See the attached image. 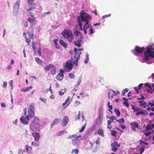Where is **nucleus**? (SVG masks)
<instances>
[{
    "label": "nucleus",
    "instance_id": "de8ad7c7",
    "mask_svg": "<svg viewBox=\"0 0 154 154\" xmlns=\"http://www.w3.org/2000/svg\"><path fill=\"white\" fill-rule=\"evenodd\" d=\"M86 126V124H85L83 125V126L82 127L81 129L79 130V132H83L85 130Z\"/></svg>",
    "mask_w": 154,
    "mask_h": 154
},
{
    "label": "nucleus",
    "instance_id": "2f4dec72",
    "mask_svg": "<svg viewBox=\"0 0 154 154\" xmlns=\"http://www.w3.org/2000/svg\"><path fill=\"white\" fill-rule=\"evenodd\" d=\"M131 109L133 110L134 112H137L141 110V109L137 107H135L134 106L132 105L131 106Z\"/></svg>",
    "mask_w": 154,
    "mask_h": 154
},
{
    "label": "nucleus",
    "instance_id": "a18cd8bd",
    "mask_svg": "<svg viewBox=\"0 0 154 154\" xmlns=\"http://www.w3.org/2000/svg\"><path fill=\"white\" fill-rule=\"evenodd\" d=\"M64 132H65V131L64 130L61 131L60 132H58L57 133V136H60V135H62V134H64Z\"/></svg>",
    "mask_w": 154,
    "mask_h": 154
},
{
    "label": "nucleus",
    "instance_id": "f704fd0d",
    "mask_svg": "<svg viewBox=\"0 0 154 154\" xmlns=\"http://www.w3.org/2000/svg\"><path fill=\"white\" fill-rule=\"evenodd\" d=\"M79 152V150L77 149H73L71 152V153L72 154L74 153L75 154H78Z\"/></svg>",
    "mask_w": 154,
    "mask_h": 154
},
{
    "label": "nucleus",
    "instance_id": "4c0bfd02",
    "mask_svg": "<svg viewBox=\"0 0 154 154\" xmlns=\"http://www.w3.org/2000/svg\"><path fill=\"white\" fill-rule=\"evenodd\" d=\"M139 143L140 145H141L142 146H143V144H144L145 145L147 146L148 145V143L145 141H143L141 140H139Z\"/></svg>",
    "mask_w": 154,
    "mask_h": 154
},
{
    "label": "nucleus",
    "instance_id": "a19ab883",
    "mask_svg": "<svg viewBox=\"0 0 154 154\" xmlns=\"http://www.w3.org/2000/svg\"><path fill=\"white\" fill-rule=\"evenodd\" d=\"M91 134V131L88 130L86 132V133L84 135V136L86 137H88Z\"/></svg>",
    "mask_w": 154,
    "mask_h": 154
},
{
    "label": "nucleus",
    "instance_id": "052dcab7",
    "mask_svg": "<svg viewBox=\"0 0 154 154\" xmlns=\"http://www.w3.org/2000/svg\"><path fill=\"white\" fill-rule=\"evenodd\" d=\"M25 152V150L23 151L21 149H19L18 151V154H23L24 152Z\"/></svg>",
    "mask_w": 154,
    "mask_h": 154
},
{
    "label": "nucleus",
    "instance_id": "338daca9",
    "mask_svg": "<svg viewBox=\"0 0 154 154\" xmlns=\"http://www.w3.org/2000/svg\"><path fill=\"white\" fill-rule=\"evenodd\" d=\"M114 143V144L116 146V147H120V144H119L118 143V142H113Z\"/></svg>",
    "mask_w": 154,
    "mask_h": 154
},
{
    "label": "nucleus",
    "instance_id": "ddd939ff",
    "mask_svg": "<svg viewBox=\"0 0 154 154\" xmlns=\"http://www.w3.org/2000/svg\"><path fill=\"white\" fill-rule=\"evenodd\" d=\"M144 85L145 87H148V89H146V91L151 94L153 93V91L152 90V86L151 85L150 83L147 82L144 84Z\"/></svg>",
    "mask_w": 154,
    "mask_h": 154
},
{
    "label": "nucleus",
    "instance_id": "aec40b11",
    "mask_svg": "<svg viewBox=\"0 0 154 154\" xmlns=\"http://www.w3.org/2000/svg\"><path fill=\"white\" fill-rule=\"evenodd\" d=\"M78 27V26L77 25H76L75 26V31L74 32V35L77 37L80 36L81 35H82V33L78 31L77 29Z\"/></svg>",
    "mask_w": 154,
    "mask_h": 154
},
{
    "label": "nucleus",
    "instance_id": "20e7f679",
    "mask_svg": "<svg viewBox=\"0 0 154 154\" xmlns=\"http://www.w3.org/2000/svg\"><path fill=\"white\" fill-rule=\"evenodd\" d=\"M61 34L64 38L68 40L69 42H72L73 35L69 29H64L61 33Z\"/></svg>",
    "mask_w": 154,
    "mask_h": 154
},
{
    "label": "nucleus",
    "instance_id": "2eb2a0df",
    "mask_svg": "<svg viewBox=\"0 0 154 154\" xmlns=\"http://www.w3.org/2000/svg\"><path fill=\"white\" fill-rule=\"evenodd\" d=\"M83 50V48H78L77 49L76 48H74V51L75 52V55L74 56V58H76L78 55L80 56V54H81V52L79 51H82Z\"/></svg>",
    "mask_w": 154,
    "mask_h": 154
},
{
    "label": "nucleus",
    "instance_id": "393cba45",
    "mask_svg": "<svg viewBox=\"0 0 154 154\" xmlns=\"http://www.w3.org/2000/svg\"><path fill=\"white\" fill-rule=\"evenodd\" d=\"M59 121L60 119H54L51 123V128L55 125L59 123Z\"/></svg>",
    "mask_w": 154,
    "mask_h": 154
},
{
    "label": "nucleus",
    "instance_id": "473e14b6",
    "mask_svg": "<svg viewBox=\"0 0 154 154\" xmlns=\"http://www.w3.org/2000/svg\"><path fill=\"white\" fill-rule=\"evenodd\" d=\"M114 112L118 116H120L121 112L119 109H114Z\"/></svg>",
    "mask_w": 154,
    "mask_h": 154
},
{
    "label": "nucleus",
    "instance_id": "79ce46f5",
    "mask_svg": "<svg viewBox=\"0 0 154 154\" xmlns=\"http://www.w3.org/2000/svg\"><path fill=\"white\" fill-rule=\"evenodd\" d=\"M129 90L128 88H125L123 90L122 92V96H124L125 95V92H127Z\"/></svg>",
    "mask_w": 154,
    "mask_h": 154
},
{
    "label": "nucleus",
    "instance_id": "cd10ccee",
    "mask_svg": "<svg viewBox=\"0 0 154 154\" xmlns=\"http://www.w3.org/2000/svg\"><path fill=\"white\" fill-rule=\"evenodd\" d=\"M59 43L63 46L65 48L67 47V44L62 40L60 39L59 40Z\"/></svg>",
    "mask_w": 154,
    "mask_h": 154
},
{
    "label": "nucleus",
    "instance_id": "7c9ffc66",
    "mask_svg": "<svg viewBox=\"0 0 154 154\" xmlns=\"http://www.w3.org/2000/svg\"><path fill=\"white\" fill-rule=\"evenodd\" d=\"M78 20L79 23V30L80 31H82L83 29L82 27V23L81 22V20L79 17H78Z\"/></svg>",
    "mask_w": 154,
    "mask_h": 154
},
{
    "label": "nucleus",
    "instance_id": "39448f33",
    "mask_svg": "<svg viewBox=\"0 0 154 154\" xmlns=\"http://www.w3.org/2000/svg\"><path fill=\"white\" fill-rule=\"evenodd\" d=\"M144 60L147 61L148 60L150 57L152 58L154 57V51L151 46H148L146 48V50L144 53Z\"/></svg>",
    "mask_w": 154,
    "mask_h": 154
},
{
    "label": "nucleus",
    "instance_id": "72a5a7b5",
    "mask_svg": "<svg viewBox=\"0 0 154 154\" xmlns=\"http://www.w3.org/2000/svg\"><path fill=\"white\" fill-rule=\"evenodd\" d=\"M116 121L119 122L120 124H123L125 122V120L123 118L120 119L119 120L116 119Z\"/></svg>",
    "mask_w": 154,
    "mask_h": 154
},
{
    "label": "nucleus",
    "instance_id": "bf43d9fd",
    "mask_svg": "<svg viewBox=\"0 0 154 154\" xmlns=\"http://www.w3.org/2000/svg\"><path fill=\"white\" fill-rule=\"evenodd\" d=\"M76 136V135L73 134L72 135H69L68 137H67V138L69 139H71L72 137H75Z\"/></svg>",
    "mask_w": 154,
    "mask_h": 154
},
{
    "label": "nucleus",
    "instance_id": "09e8293b",
    "mask_svg": "<svg viewBox=\"0 0 154 154\" xmlns=\"http://www.w3.org/2000/svg\"><path fill=\"white\" fill-rule=\"evenodd\" d=\"M145 149V147L144 146H143L142 147L140 148V149L139 150V151L141 153H142L144 151V150Z\"/></svg>",
    "mask_w": 154,
    "mask_h": 154
},
{
    "label": "nucleus",
    "instance_id": "e433bc0d",
    "mask_svg": "<svg viewBox=\"0 0 154 154\" xmlns=\"http://www.w3.org/2000/svg\"><path fill=\"white\" fill-rule=\"evenodd\" d=\"M99 147V145H96L95 146V147L93 149V152L94 153L96 152L97 151L98 148Z\"/></svg>",
    "mask_w": 154,
    "mask_h": 154
},
{
    "label": "nucleus",
    "instance_id": "49530a36",
    "mask_svg": "<svg viewBox=\"0 0 154 154\" xmlns=\"http://www.w3.org/2000/svg\"><path fill=\"white\" fill-rule=\"evenodd\" d=\"M152 102H148L149 105H150L151 107H152L154 106V100H152Z\"/></svg>",
    "mask_w": 154,
    "mask_h": 154
},
{
    "label": "nucleus",
    "instance_id": "4468645a",
    "mask_svg": "<svg viewBox=\"0 0 154 154\" xmlns=\"http://www.w3.org/2000/svg\"><path fill=\"white\" fill-rule=\"evenodd\" d=\"M103 117V107L102 106H100L99 107V114L98 116V119L99 120L100 122L101 118Z\"/></svg>",
    "mask_w": 154,
    "mask_h": 154
},
{
    "label": "nucleus",
    "instance_id": "dca6fc26",
    "mask_svg": "<svg viewBox=\"0 0 154 154\" xmlns=\"http://www.w3.org/2000/svg\"><path fill=\"white\" fill-rule=\"evenodd\" d=\"M135 50L138 54H140L143 53L145 48L143 47L140 48L138 46H136L135 48Z\"/></svg>",
    "mask_w": 154,
    "mask_h": 154
},
{
    "label": "nucleus",
    "instance_id": "13d9d810",
    "mask_svg": "<svg viewBox=\"0 0 154 154\" xmlns=\"http://www.w3.org/2000/svg\"><path fill=\"white\" fill-rule=\"evenodd\" d=\"M148 114V113L147 112L146 110H142V115H147Z\"/></svg>",
    "mask_w": 154,
    "mask_h": 154
},
{
    "label": "nucleus",
    "instance_id": "e2e57ef3",
    "mask_svg": "<svg viewBox=\"0 0 154 154\" xmlns=\"http://www.w3.org/2000/svg\"><path fill=\"white\" fill-rule=\"evenodd\" d=\"M134 88L135 91L136 92L137 94H138V93H139V90L140 89H139L138 88H137V87H134Z\"/></svg>",
    "mask_w": 154,
    "mask_h": 154
},
{
    "label": "nucleus",
    "instance_id": "6ab92c4d",
    "mask_svg": "<svg viewBox=\"0 0 154 154\" xmlns=\"http://www.w3.org/2000/svg\"><path fill=\"white\" fill-rule=\"evenodd\" d=\"M72 141L73 145L75 146H78L80 144V141L78 138L73 139Z\"/></svg>",
    "mask_w": 154,
    "mask_h": 154
},
{
    "label": "nucleus",
    "instance_id": "603ef678",
    "mask_svg": "<svg viewBox=\"0 0 154 154\" xmlns=\"http://www.w3.org/2000/svg\"><path fill=\"white\" fill-rule=\"evenodd\" d=\"M151 134V132L150 131H147L144 133V135L146 136H148L149 135Z\"/></svg>",
    "mask_w": 154,
    "mask_h": 154
},
{
    "label": "nucleus",
    "instance_id": "b1692460",
    "mask_svg": "<svg viewBox=\"0 0 154 154\" xmlns=\"http://www.w3.org/2000/svg\"><path fill=\"white\" fill-rule=\"evenodd\" d=\"M28 116L31 118H34L35 116V111H28Z\"/></svg>",
    "mask_w": 154,
    "mask_h": 154
},
{
    "label": "nucleus",
    "instance_id": "37998d69",
    "mask_svg": "<svg viewBox=\"0 0 154 154\" xmlns=\"http://www.w3.org/2000/svg\"><path fill=\"white\" fill-rule=\"evenodd\" d=\"M35 60L36 62L38 64H41L42 62L40 58L38 57H36L35 58Z\"/></svg>",
    "mask_w": 154,
    "mask_h": 154
},
{
    "label": "nucleus",
    "instance_id": "f03ea898",
    "mask_svg": "<svg viewBox=\"0 0 154 154\" xmlns=\"http://www.w3.org/2000/svg\"><path fill=\"white\" fill-rule=\"evenodd\" d=\"M34 29L32 27L29 28V30H28L27 33L24 32L23 36L25 38L26 42L29 45H30V39H33Z\"/></svg>",
    "mask_w": 154,
    "mask_h": 154
},
{
    "label": "nucleus",
    "instance_id": "c85d7f7f",
    "mask_svg": "<svg viewBox=\"0 0 154 154\" xmlns=\"http://www.w3.org/2000/svg\"><path fill=\"white\" fill-rule=\"evenodd\" d=\"M35 111L34 105V104L32 103L30 105L28 109V111Z\"/></svg>",
    "mask_w": 154,
    "mask_h": 154
},
{
    "label": "nucleus",
    "instance_id": "680f3d73",
    "mask_svg": "<svg viewBox=\"0 0 154 154\" xmlns=\"http://www.w3.org/2000/svg\"><path fill=\"white\" fill-rule=\"evenodd\" d=\"M99 121V119H96L94 122V125H95V126H96L97 125H98Z\"/></svg>",
    "mask_w": 154,
    "mask_h": 154
},
{
    "label": "nucleus",
    "instance_id": "4be33fe9",
    "mask_svg": "<svg viewBox=\"0 0 154 154\" xmlns=\"http://www.w3.org/2000/svg\"><path fill=\"white\" fill-rule=\"evenodd\" d=\"M111 150L112 152H116L118 149V148L116 147L114 143L111 144Z\"/></svg>",
    "mask_w": 154,
    "mask_h": 154
},
{
    "label": "nucleus",
    "instance_id": "f3484780",
    "mask_svg": "<svg viewBox=\"0 0 154 154\" xmlns=\"http://www.w3.org/2000/svg\"><path fill=\"white\" fill-rule=\"evenodd\" d=\"M69 117L67 116H64L63 119L62 125L63 126H66L69 122Z\"/></svg>",
    "mask_w": 154,
    "mask_h": 154
},
{
    "label": "nucleus",
    "instance_id": "4d7b16f0",
    "mask_svg": "<svg viewBox=\"0 0 154 154\" xmlns=\"http://www.w3.org/2000/svg\"><path fill=\"white\" fill-rule=\"evenodd\" d=\"M69 76V77L71 79H73L75 77V75L72 73H70Z\"/></svg>",
    "mask_w": 154,
    "mask_h": 154
},
{
    "label": "nucleus",
    "instance_id": "6e6d98bb",
    "mask_svg": "<svg viewBox=\"0 0 154 154\" xmlns=\"http://www.w3.org/2000/svg\"><path fill=\"white\" fill-rule=\"evenodd\" d=\"M81 112L80 111L79 112V113L78 115L76 116V120L80 119V117Z\"/></svg>",
    "mask_w": 154,
    "mask_h": 154
},
{
    "label": "nucleus",
    "instance_id": "7ed1b4c3",
    "mask_svg": "<svg viewBox=\"0 0 154 154\" xmlns=\"http://www.w3.org/2000/svg\"><path fill=\"white\" fill-rule=\"evenodd\" d=\"M81 22H85V27H86L88 26V24H89L91 20V17L87 13H85L84 11H82L80 13V16L79 17Z\"/></svg>",
    "mask_w": 154,
    "mask_h": 154
},
{
    "label": "nucleus",
    "instance_id": "8fccbe9b",
    "mask_svg": "<svg viewBox=\"0 0 154 154\" xmlns=\"http://www.w3.org/2000/svg\"><path fill=\"white\" fill-rule=\"evenodd\" d=\"M28 91V88H27V87L26 88H22L20 90V91H21L23 92H26Z\"/></svg>",
    "mask_w": 154,
    "mask_h": 154
},
{
    "label": "nucleus",
    "instance_id": "0eeeda50",
    "mask_svg": "<svg viewBox=\"0 0 154 154\" xmlns=\"http://www.w3.org/2000/svg\"><path fill=\"white\" fill-rule=\"evenodd\" d=\"M27 15L28 17H29L28 20L30 23V27H32V26L34 25L36 22L35 18L32 12L29 13Z\"/></svg>",
    "mask_w": 154,
    "mask_h": 154
},
{
    "label": "nucleus",
    "instance_id": "bb28decb",
    "mask_svg": "<svg viewBox=\"0 0 154 154\" xmlns=\"http://www.w3.org/2000/svg\"><path fill=\"white\" fill-rule=\"evenodd\" d=\"M97 133L98 134L100 135L102 137H104V136L103 131L101 128H100L98 129Z\"/></svg>",
    "mask_w": 154,
    "mask_h": 154
},
{
    "label": "nucleus",
    "instance_id": "9b49d317",
    "mask_svg": "<svg viewBox=\"0 0 154 154\" xmlns=\"http://www.w3.org/2000/svg\"><path fill=\"white\" fill-rule=\"evenodd\" d=\"M21 122L24 125H27L30 120L29 118L28 115H27L25 117L23 116L20 119Z\"/></svg>",
    "mask_w": 154,
    "mask_h": 154
},
{
    "label": "nucleus",
    "instance_id": "6e6552de",
    "mask_svg": "<svg viewBox=\"0 0 154 154\" xmlns=\"http://www.w3.org/2000/svg\"><path fill=\"white\" fill-rule=\"evenodd\" d=\"M85 27L84 26L83 30L84 31V33L86 34L87 33V31L89 32L90 34H92L94 33V31L92 28V26H90L89 24H88V26Z\"/></svg>",
    "mask_w": 154,
    "mask_h": 154
},
{
    "label": "nucleus",
    "instance_id": "3c124183",
    "mask_svg": "<svg viewBox=\"0 0 154 154\" xmlns=\"http://www.w3.org/2000/svg\"><path fill=\"white\" fill-rule=\"evenodd\" d=\"M39 100L43 103H45L47 102V99H46L42 97H40Z\"/></svg>",
    "mask_w": 154,
    "mask_h": 154
},
{
    "label": "nucleus",
    "instance_id": "c03bdc74",
    "mask_svg": "<svg viewBox=\"0 0 154 154\" xmlns=\"http://www.w3.org/2000/svg\"><path fill=\"white\" fill-rule=\"evenodd\" d=\"M117 133V132L116 131L112 130L111 131V134L112 136L116 137V134Z\"/></svg>",
    "mask_w": 154,
    "mask_h": 154
},
{
    "label": "nucleus",
    "instance_id": "864d4df0",
    "mask_svg": "<svg viewBox=\"0 0 154 154\" xmlns=\"http://www.w3.org/2000/svg\"><path fill=\"white\" fill-rule=\"evenodd\" d=\"M33 1L34 0H28V2L29 5H32L34 4V3H33Z\"/></svg>",
    "mask_w": 154,
    "mask_h": 154
},
{
    "label": "nucleus",
    "instance_id": "58836bf2",
    "mask_svg": "<svg viewBox=\"0 0 154 154\" xmlns=\"http://www.w3.org/2000/svg\"><path fill=\"white\" fill-rule=\"evenodd\" d=\"M108 118L113 123H115L114 122V120H116V117H115L114 116H112L110 117H109Z\"/></svg>",
    "mask_w": 154,
    "mask_h": 154
},
{
    "label": "nucleus",
    "instance_id": "f8f14e48",
    "mask_svg": "<svg viewBox=\"0 0 154 154\" xmlns=\"http://www.w3.org/2000/svg\"><path fill=\"white\" fill-rule=\"evenodd\" d=\"M32 132V135L34 137V140L36 141H38L40 138L39 134L37 131H34Z\"/></svg>",
    "mask_w": 154,
    "mask_h": 154
},
{
    "label": "nucleus",
    "instance_id": "0e129e2a",
    "mask_svg": "<svg viewBox=\"0 0 154 154\" xmlns=\"http://www.w3.org/2000/svg\"><path fill=\"white\" fill-rule=\"evenodd\" d=\"M65 69L64 70L65 71L67 72H69L72 69V68H64Z\"/></svg>",
    "mask_w": 154,
    "mask_h": 154
},
{
    "label": "nucleus",
    "instance_id": "ea45409f",
    "mask_svg": "<svg viewBox=\"0 0 154 154\" xmlns=\"http://www.w3.org/2000/svg\"><path fill=\"white\" fill-rule=\"evenodd\" d=\"M37 53L39 57H41L42 54L41 53V48L40 47H39L37 49Z\"/></svg>",
    "mask_w": 154,
    "mask_h": 154
},
{
    "label": "nucleus",
    "instance_id": "412c9836",
    "mask_svg": "<svg viewBox=\"0 0 154 154\" xmlns=\"http://www.w3.org/2000/svg\"><path fill=\"white\" fill-rule=\"evenodd\" d=\"M140 103V105L143 108H145L146 107L149 106L148 104L146 105V102H144L143 100H140L139 101Z\"/></svg>",
    "mask_w": 154,
    "mask_h": 154
},
{
    "label": "nucleus",
    "instance_id": "f257e3e1",
    "mask_svg": "<svg viewBox=\"0 0 154 154\" xmlns=\"http://www.w3.org/2000/svg\"><path fill=\"white\" fill-rule=\"evenodd\" d=\"M40 126V119L38 117H36L30 124L29 128L31 132L34 131L40 132L41 128Z\"/></svg>",
    "mask_w": 154,
    "mask_h": 154
},
{
    "label": "nucleus",
    "instance_id": "c9c22d12",
    "mask_svg": "<svg viewBox=\"0 0 154 154\" xmlns=\"http://www.w3.org/2000/svg\"><path fill=\"white\" fill-rule=\"evenodd\" d=\"M51 75H54L55 74L56 72L55 68H51Z\"/></svg>",
    "mask_w": 154,
    "mask_h": 154
},
{
    "label": "nucleus",
    "instance_id": "69168bd1",
    "mask_svg": "<svg viewBox=\"0 0 154 154\" xmlns=\"http://www.w3.org/2000/svg\"><path fill=\"white\" fill-rule=\"evenodd\" d=\"M111 15V14H107V15H104L102 17V18H107V17H110Z\"/></svg>",
    "mask_w": 154,
    "mask_h": 154
},
{
    "label": "nucleus",
    "instance_id": "5701e85b",
    "mask_svg": "<svg viewBox=\"0 0 154 154\" xmlns=\"http://www.w3.org/2000/svg\"><path fill=\"white\" fill-rule=\"evenodd\" d=\"M122 99L124 101L123 102V104L125 105L127 107H128L129 105L128 103L129 101L125 97H123Z\"/></svg>",
    "mask_w": 154,
    "mask_h": 154
},
{
    "label": "nucleus",
    "instance_id": "774afa93",
    "mask_svg": "<svg viewBox=\"0 0 154 154\" xmlns=\"http://www.w3.org/2000/svg\"><path fill=\"white\" fill-rule=\"evenodd\" d=\"M24 26L25 27H27L28 26V21H26L23 24Z\"/></svg>",
    "mask_w": 154,
    "mask_h": 154
},
{
    "label": "nucleus",
    "instance_id": "a211bd4d",
    "mask_svg": "<svg viewBox=\"0 0 154 154\" xmlns=\"http://www.w3.org/2000/svg\"><path fill=\"white\" fill-rule=\"evenodd\" d=\"M130 125L131 126L132 130L134 131L136 130V128H138L139 127L138 124L135 122H131Z\"/></svg>",
    "mask_w": 154,
    "mask_h": 154
},
{
    "label": "nucleus",
    "instance_id": "1a4fd4ad",
    "mask_svg": "<svg viewBox=\"0 0 154 154\" xmlns=\"http://www.w3.org/2000/svg\"><path fill=\"white\" fill-rule=\"evenodd\" d=\"M77 41L74 42V45L78 47H80L82 45V43L83 39V37L82 35H81L80 36L77 37Z\"/></svg>",
    "mask_w": 154,
    "mask_h": 154
},
{
    "label": "nucleus",
    "instance_id": "a878e982",
    "mask_svg": "<svg viewBox=\"0 0 154 154\" xmlns=\"http://www.w3.org/2000/svg\"><path fill=\"white\" fill-rule=\"evenodd\" d=\"M152 125V124H148L146 127L145 130L146 131H148L152 130L153 128V127Z\"/></svg>",
    "mask_w": 154,
    "mask_h": 154
},
{
    "label": "nucleus",
    "instance_id": "c756f323",
    "mask_svg": "<svg viewBox=\"0 0 154 154\" xmlns=\"http://www.w3.org/2000/svg\"><path fill=\"white\" fill-rule=\"evenodd\" d=\"M20 1H18L15 3L14 6V8L16 9H18L20 6Z\"/></svg>",
    "mask_w": 154,
    "mask_h": 154
},
{
    "label": "nucleus",
    "instance_id": "423d86ee",
    "mask_svg": "<svg viewBox=\"0 0 154 154\" xmlns=\"http://www.w3.org/2000/svg\"><path fill=\"white\" fill-rule=\"evenodd\" d=\"M74 58L75 59V60L72 59L67 61L64 66V67H72L74 65H75V66H77L78 61L80 58V56L78 55L76 58Z\"/></svg>",
    "mask_w": 154,
    "mask_h": 154
},
{
    "label": "nucleus",
    "instance_id": "5fc2aeb1",
    "mask_svg": "<svg viewBox=\"0 0 154 154\" xmlns=\"http://www.w3.org/2000/svg\"><path fill=\"white\" fill-rule=\"evenodd\" d=\"M142 110L139 111L137 112L136 113V116H139L140 115H142Z\"/></svg>",
    "mask_w": 154,
    "mask_h": 154
},
{
    "label": "nucleus",
    "instance_id": "9d476101",
    "mask_svg": "<svg viewBox=\"0 0 154 154\" xmlns=\"http://www.w3.org/2000/svg\"><path fill=\"white\" fill-rule=\"evenodd\" d=\"M65 72V71L62 69H61L60 70V72L59 74L56 77L57 79L59 81L62 80L64 77V73Z\"/></svg>",
    "mask_w": 154,
    "mask_h": 154
}]
</instances>
